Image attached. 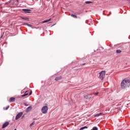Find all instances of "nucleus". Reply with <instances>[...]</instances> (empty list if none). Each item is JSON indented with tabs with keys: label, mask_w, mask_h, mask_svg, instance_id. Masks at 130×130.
Here are the masks:
<instances>
[{
	"label": "nucleus",
	"mask_w": 130,
	"mask_h": 130,
	"mask_svg": "<svg viewBox=\"0 0 130 130\" xmlns=\"http://www.w3.org/2000/svg\"><path fill=\"white\" fill-rule=\"evenodd\" d=\"M130 86V80L127 78L124 79L121 82V89H126V88H129Z\"/></svg>",
	"instance_id": "obj_1"
},
{
	"label": "nucleus",
	"mask_w": 130,
	"mask_h": 130,
	"mask_svg": "<svg viewBox=\"0 0 130 130\" xmlns=\"http://www.w3.org/2000/svg\"><path fill=\"white\" fill-rule=\"evenodd\" d=\"M99 78L101 79V80H104V78H105V71H102L99 73Z\"/></svg>",
	"instance_id": "obj_2"
},
{
	"label": "nucleus",
	"mask_w": 130,
	"mask_h": 130,
	"mask_svg": "<svg viewBox=\"0 0 130 130\" xmlns=\"http://www.w3.org/2000/svg\"><path fill=\"white\" fill-rule=\"evenodd\" d=\"M48 110V107L47 106H44L42 108L41 111L44 114H46Z\"/></svg>",
	"instance_id": "obj_3"
},
{
	"label": "nucleus",
	"mask_w": 130,
	"mask_h": 130,
	"mask_svg": "<svg viewBox=\"0 0 130 130\" xmlns=\"http://www.w3.org/2000/svg\"><path fill=\"white\" fill-rule=\"evenodd\" d=\"M22 115H23L22 112H20L18 114H17L15 117V120H18V119H19V118H20V117H21Z\"/></svg>",
	"instance_id": "obj_4"
},
{
	"label": "nucleus",
	"mask_w": 130,
	"mask_h": 130,
	"mask_svg": "<svg viewBox=\"0 0 130 130\" xmlns=\"http://www.w3.org/2000/svg\"><path fill=\"white\" fill-rule=\"evenodd\" d=\"M22 11L25 13V14H30L31 13V9H22Z\"/></svg>",
	"instance_id": "obj_5"
},
{
	"label": "nucleus",
	"mask_w": 130,
	"mask_h": 130,
	"mask_svg": "<svg viewBox=\"0 0 130 130\" xmlns=\"http://www.w3.org/2000/svg\"><path fill=\"white\" fill-rule=\"evenodd\" d=\"M9 124H10V122L9 121L5 122L2 125V128H6V127H7Z\"/></svg>",
	"instance_id": "obj_6"
},
{
	"label": "nucleus",
	"mask_w": 130,
	"mask_h": 130,
	"mask_svg": "<svg viewBox=\"0 0 130 130\" xmlns=\"http://www.w3.org/2000/svg\"><path fill=\"white\" fill-rule=\"evenodd\" d=\"M84 98L87 100L91 99V97H92V95L91 94H87L84 96Z\"/></svg>",
	"instance_id": "obj_7"
},
{
	"label": "nucleus",
	"mask_w": 130,
	"mask_h": 130,
	"mask_svg": "<svg viewBox=\"0 0 130 130\" xmlns=\"http://www.w3.org/2000/svg\"><path fill=\"white\" fill-rule=\"evenodd\" d=\"M9 101L10 103L15 102V101H16V98L11 97L10 98Z\"/></svg>",
	"instance_id": "obj_8"
},
{
	"label": "nucleus",
	"mask_w": 130,
	"mask_h": 130,
	"mask_svg": "<svg viewBox=\"0 0 130 130\" xmlns=\"http://www.w3.org/2000/svg\"><path fill=\"white\" fill-rule=\"evenodd\" d=\"M22 25L24 26L25 25H26V26H28V27H30V28H33V25H32L31 24H30L29 23H24L22 24Z\"/></svg>",
	"instance_id": "obj_9"
},
{
	"label": "nucleus",
	"mask_w": 130,
	"mask_h": 130,
	"mask_svg": "<svg viewBox=\"0 0 130 130\" xmlns=\"http://www.w3.org/2000/svg\"><path fill=\"white\" fill-rule=\"evenodd\" d=\"M28 91L26 90V91L24 92V94L21 95V97H26V96H28Z\"/></svg>",
	"instance_id": "obj_10"
},
{
	"label": "nucleus",
	"mask_w": 130,
	"mask_h": 130,
	"mask_svg": "<svg viewBox=\"0 0 130 130\" xmlns=\"http://www.w3.org/2000/svg\"><path fill=\"white\" fill-rule=\"evenodd\" d=\"M62 77L61 76H58V77H56L55 78V81H59L60 80H61L62 79Z\"/></svg>",
	"instance_id": "obj_11"
},
{
	"label": "nucleus",
	"mask_w": 130,
	"mask_h": 130,
	"mask_svg": "<svg viewBox=\"0 0 130 130\" xmlns=\"http://www.w3.org/2000/svg\"><path fill=\"white\" fill-rule=\"evenodd\" d=\"M20 19H22V20H25L26 21H29V18L28 17H21Z\"/></svg>",
	"instance_id": "obj_12"
},
{
	"label": "nucleus",
	"mask_w": 130,
	"mask_h": 130,
	"mask_svg": "<svg viewBox=\"0 0 130 130\" xmlns=\"http://www.w3.org/2000/svg\"><path fill=\"white\" fill-rule=\"evenodd\" d=\"M31 109H32L31 106H29V107H27L26 109V112H29V111H30L31 110Z\"/></svg>",
	"instance_id": "obj_13"
},
{
	"label": "nucleus",
	"mask_w": 130,
	"mask_h": 130,
	"mask_svg": "<svg viewBox=\"0 0 130 130\" xmlns=\"http://www.w3.org/2000/svg\"><path fill=\"white\" fill-rule=\"evenodd\" d=\"M100 115H102V113H100L94 115V117H98V116H100Z\"/></svg>",
	"instance_id": "obj_14"
},
{
	"label": "nucleus",
	"mask_w": 130,
	"mask_h": 130,
	"mask_svg": "<svg viewBox=\"0 0 130 130\" xmlns=\"http://www.w3.org/2000/svg\"><path fill=\"white\" fill-rule=\"evenodd\" d=\"M50 20H51V19H47V20H44L42 21V23H47V22H49V21H50Z\"/></svg>",
	"instance_id": "obj_15"
},
{
	"label": "nucleus",
	"mask_w": 130,
	"mask_h": 130,
	"mask_svg": "<svg viewBox=\"0 0 130 130\" xmlns=\"http://www.w3.org/2000/svg\"><path fill=\"white\" fill-rule=\"evenodd\" d=\"M71 17H72L73 18H74L75 19L78 18V16H77V15H76L75 14H71Z\"/></svg>",
	"instance_id": "obj_16"
},
{
	"label": "nucleus",
	"mask_w": 130,
	"mask_h": 130,
	"mask_svg": "<svg viewBox=\"0 0 130 130\" xmlns=\"http://www.w3.org/2000/svg\"><path fill=\"white\" fill-rule=\"evenodd\" d=\"M85 128H88V126H83L80 128V130H83V129H85Z\"/></svg>",
	"instance_id": "obj_17"
},
{
	"label": "nucleus",
	"mask_w": 130,
	"mask_h": 130,
	"mask_svg": "<svg viewBox=\"0 0 130 130\" xmlns=\"http://www.w3.org/2000/svg\"><path fill=\"white\" fill-rule=\"evenodd\" d=\"M85 4L86 5H89L90 4H93V2H91V1H86L85 2Z\"/></svg>",
	"instance_id": "obj_18"
},
{
	"label": "nucleus",
	"mask_w": 130,
	"mask_h": 130,
	"mask_svg": "<svg viewBox=\"0 0 130 130\" xmlns=\"http://www.w3.org/2000/svg\"><path fill=\"white\" fill-rule=\"evenodd\" d=\"M34 124H35V121H34L32 123H31L29 125L30 127H32L33 126V125H34Z\"/></svg>",
	"instance_id": "obj_19"
},
{
	"label": "nucleus",
	"mask_w": 130,
	"mask_h": 130,
	"mask_svg": "<svg viewBox=\"0 0 130 130\" xmlns=\"http://www.w3.org/2000/svg\"><path fill=\"white\" fill-rule=\"evenodd\" d=\"M18 1H15L14 2L13 5H18Z\"/></svg>",
	"instance_id": "obj_20"
},
{
	"label": "nucleus",
	"mask_w": 130,
	"mask_h": 130,
	"mask_svg": "<svg viewBox=\"0 0 130 130\" xmlns=\"http://www.w3.org/2000/svg\"><path fill=\"white\" fill-rule=\"evenodd\" d=\"M116 53H120L121 52V50H117L116 51Z\"/></svg>",
	"instance_id": "obj_21"
},
{
	"label": "nucleus",
	"mask_w": 130,
	"mask_h": 130,
	"mask_svg": "<svg viewBox=\"0 0 130 130\" xmlns=\"http://www.w3.org/2000/svg\"><path fill=\"white\" fill-rule=\"evenodd\" d=\"M92 130H98V127L94 126L92 128Z\"/></svg>",
	"instance_id": "obj_22"
},
{
	"label": "nucleus",
	"mask_w": 130,
	"mask_h": 130,
	"mask_svg": "<svg viewBox=\"0 0 130 130\" xmlns=\"http://www.w3.org/2000/svg\"><path fill=\"white\" fill-rule=\"evenodd\" d=\"M9 108H10V106H8L7 107H6L5 110H8V109H9Z\"/></svg>",
	"instance_id": "obj_23"
},
{
	"label": "nucleus",
	"mask_w": 130,
	"mask_h": 130,
	"mask_svg": "<svg viewBox=\"0 0 130 130\" xmlns=\"http://www.w3.org/2000/svg\"><path fill=\"white\" fill-rule=\"evenodd\" d=\"M110 15H111V11L109 12V14H107V16L108 17H109V16H110Z\"/></svg>",
	"instance_id": "obj_24"
},
{
	"label": "nucleus",
	"mask_w": 130,
	"mask_h": 130,
	"mask_svg": "<svg viewBox=\"0 0 130 130\" xmlns=\"http://www.w3.org/2000/svg\"><path fill=\"white\" fill-rule=\"evenodd\" d=\"M29 96H31L32 95V90H30L29 93Z\"/></svg>",
	"instance_id": "obj_25"
},
{
	"label": "nucleus",
	"mask_w": 130,
	"mask_h": 130,
	"mask_svg": "<svg viewBox=\"0 0 130 130\" xmlns=\"http://www.w3.org/2000/svg\"><path fill=\"white\" fill-rule=\"evenodd\" d=\"M85 64H86L85 63L81 64V67H83V66H85Z\"/></svg>",
	"instance_id": "obj_26"
},
{
	"label": "nucleus",
	"mask_w": 130,
	"mask_h": 130,
	"mask_svg": "<svg viewBox=\"0 0 130 130\" xmlns=\"http://www.w3.org/2000/svg\"><path fill=\"white\" fill-rule=\"evenodd\" d=\"M98 94H99V92H97L94 93V95H96L97 96V95H98Z\"/></svg>",
	"instance_id": "obj_27"
},
{
	"label": "nucleus",
	"mask_w": 130,
	"mask_h": 130,
	"mask_svg": "<svg viewBox=\"0 0 130 130\" xmlns=\"http://www.w3.org/2000/svg\"><path fill=\"white\" fill-rule=\"evenodd\" d=\"M33 119H34V120H37V118H34Z\"/></svg>",
	"instance_id": "obj_28"
},
{
	"label": "nucleus",
	"mask_w": 130,
	"mask_h": 130,
	"mask_svg": "<svg viewBox=\"0 0 130 130\" xmlns=\"http://www.w3.org/2000/svg\"><path fill=\"white\" fill-rule=\"evenodd\" d=\"M24 105H25V106H28V105H27V104H26V103L24 104Z\"/></svg>",
	"instance_id": "obj_29"
},
{
	"label": "nucleus",
	"mask_w": 130,
	"mask_h": 130,
	"mask_svg": "<svg viewBox=\"0 0 130 130\" xmlns=\"http://www.w3.org/2000/svg\"><path fill=\"white\" fill-rule=\"evenodd\" d=\"M24 116L23 115V116H22L21 118H24Z\"/></svg>",
	"instance_id": "obj_30"
},
{
	"label": "nucleus",
	"mask_w": 130,
	"mask_h": 130,
	"mask_svg": "<svg viewBox=\"0 0 130 130\" xmlns=\"http://www.w3.org/2000/svg\"><path fill=\"white\" fill-rule=\"evenodd\" d=\"M1 38H3V35L1 37Z\"/></svg>",
	"instance_id": "obj_31"
},
{
	"label": "nucleus",
	"mask_w": 130,
	"mask_h": 130,
	"mask_svg": "<svg viewBox=\"0 0 130 130\" xmlns=\"http://www.w3.org/2000/svg\"><path fill=\"white\" fill-rule=\"evenodd\" d=\"M22 93H23V90H22V91H21V94H22Z\"/></svg>",
	"instance_id": "obj_32"
},
{
	"label": "nucleus",
	"mask_w": 130,
	"mask_h": 130,
	"mask_svg": "<svg viewBox=\"0 0 130 130\" xmlns=\"http://www.w3.org/2000/svg\"><path fill=\"white\" fill-rule=\"evenodd\" d=\"M49 1H50V0H48L49 2Z\"/></svg>",
	"instance_id": "obj_33"
},
{
	"label": "nucleus",
	"mask_w": 130,
	"mask_h": 130,
	"mask_svg": "<svg viewBox=\"0 0 130 130\" xmlns=\"http://www.w3.org/2000/svg\"><path fill=\"white\" fill-rule=\"evenodd\" d=\"M78 61L76 60V61Z\"/></svg>",
	"instance_id": "obj_34"
},
{
	"label": "nucleus",
	"mask_w": 130,
	"mask_h": 130,
	"mask_svg": "<svg viewBox=\"0 0 130 130\" xmlns=\"http://www.w3.org/2000/svg\"><path fill=\"white\" fill-rule=\"evenodd\" d=\"M127 1H129V0H127Z\"/></svg>",
	"instance_id": "obj_35"
}]
</instances>
